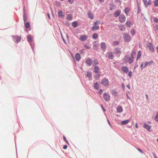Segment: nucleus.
Listing matches in <instances>:
<instances>
[{
	"instance_id": "nucleus-1",
	"label": "nucleus",
	"mask_w": 158,
	"mask_h": 158,
	"mask_svg": "<svg viewBox=\"0 0 158 158\" xmlns=\"http://www.w3.org/2000/svg\"><path fill=\"white\" fill-rule=\"evenodd\" d=\"M27 38L28 42L30 44L33 51H34V44L32 43V41L33 40L32 36L30 35H28L27 36Z\"/></svg>"
},
{
	"instance_id": "nucleus-2",
	"label": "nucleus",
	"mask_w": 158,
	"mask_h": 158,
	"mask_svg": "<svg viewBox=\"0 0 158 158\" xmlns=\"http://www.w3.org/2000/svg\"><path fill=\"white\" fill-rule=\"evenodd\" d=\"M12 38L13 41L15 43H18L20 42L21 40V37L19 36L16 35L12 36Z\"/></svg>"
},
{
	"instance_id": "nucleus-3",
	"label": "nucleus",
	"mask_w": 158,
	"mask_h": 158,
	"mask_svg": "<svg viewBox=\"0 0 158 158\" xmlns=\"http://www.w3.org/2000/svg\"><path fill=\"white\" fill-rule=\"evenodd\" d=\"M123 38L126 42H129L130 41L131 37L127 33L123 35Z\"/></svg>"
},
{
	"instance_id": "nucleus-4",
	"label": "nucleus",
	"mask_w": 158,
	"mask_h": 158,
	"mask_svg": "<svg viewBox=\"0 0 158 158\" xmlns=\"http://www.w3.org/2000/svg\"><path fill=\"white\" fill-rule=\"evenodd\" d=\"M126 19V17L124 14H121L120 15L119 17V20L121 23H123L125 22Z\"/></svg>"
},
{
	"instance_id": "nucleus-5",
	"label": "nucleus",
	"mask_w": 158,
	"mask_h": 158,
	"mask_svg": "<svg viewBox=\"0 0 158 158\" xmlns=\"http://www.w3.org/2000/svg\"><path fill=\"white\" fill-rule=\"evenodd\" d=\"M114 53L119 56L121 53V49L118 47L114 49Z\"/></svg>"
},
{
	"instance_id": "nucleus-6",
	"label": "nucleus",
	"mask_w": 158,
	"mask_h": 158,
	"mask_svg": "<svg viewBox=\"0 0 158 158\" xmlns=\"http://www.w3.org/2000/svg\"><path fill=\"white\" fill-rule=\"evenodd\" d=\"M101 83L103 85L105 86H106L108 85L109 84V81L107 79L105 78L102 79V81L101 82Z\"/></svg>"
},
{
	"instance_id": "nucleus-7",
	"label": "nucleus",
	"mask_w": 158,
	"mask_h": 158,
	"mask_svg": "<svg viewBox=\"0 0 158 158\" xmlns=\"http://www.w3.org/2000/svg\"><path fill=\"white\" fill-rule=\"evenodd\" d=\"M103 98L106 101L108 102L110 100V96L107 93H104L103 95Z\"/></svg>"
},
{
	"instance_id": "nucleus-8",
	"label": "nucleus",
	"mask_w": 158,
	"mask_h": 158,
	"mask_svg": "<svg viewBox=\"0 0 158 158\" xmlns=\"http://www.w3.org/2000/svg\"><path fill=\"white\" fill-rule=\"evenodd\" d=\"M101 47L103 51L105 52L107 48L106 43L104 42H102L101 43Z\"/></svg>"
},
{
	"instance_id": "nucleus-9",
	"label": "nucleus",
	"mask_w": 158,
	"mask_h": 158,
	"mask_svg": "<svg viewBox=\"0 0 158 158\" xmlns=\"http://www.w3.org/2000/svg\"><path fill=\"white\" fill-rule=\"evenodd\" d=\"M85 63L88 66H90L92 64V61L89 58H88L85 60Z\"/></svg>"
},
{
	"instance_id": "nucleus-10",
	"label": "nucleus",
	"mask_w": 158,
	"mask_h": 158,
	"mask_svg": "<svg viewBox=\"0 0 158 158\" xmlns=\"http://www.w3.org/2000/svg\"><path fill=\"white\" fill-rule=\"evenodd\" d=\"M108 57L109 59H113L114 58V56L113 54V53L111 52H110L107 53Z\"/></svg>"
},
{
	"instance_id": "nucleus-11",
	"label": "nucleus",
	"mask_w": 158,
	"mask_h": 158,
	"mask_svg": "<svg viewBox=\"0 0 158 158\" xmlns=\"http://www.w3.org/2000/svg\"><path fill=\"white\" fill-rule=\"evenodd\" d=\"M87 38V36L85 35H82L80 37V39L82 41L86 40Z\"/></svg>"
},
{
	"instance_id": "nucleus-12",
	"label": "nucleus",
	"mask_w": 158,
	"mask_h": 158,
	"mask_svg": "<svg viewBox=\"0 0 158 158\" xmlns=\"http://www.w3.org/2000/svg\"><path fill=\"white\" fill-rule=\"evenodd\" d=\"M121 69L125 73H127L129 71V70L127 67L126 66H123Z\"/></svg>"
},
{
	"instance_id": "nucleus-13",
	"label": "nucleus",
	"mask_w": 158,
	"mask_h": 158,
	"mask_svg": "<svg viewBox=\"0 0 158 158\" xmlns=\"http://www.w3.org/2000/svg\"><path fill=\"white\" fill-rule=\"evenodd\" d=\"M148 47L149 48L150 50L152 52H154L155 49L152 43H149L148 45Z\"/></svg>"
},
{
	"instance_id": "nucleus-14",
	"label": "nucleus",
	"mask_w": 158,
	"mask_h": 158,
	"mask_svg": "<svg viewBox=\"0 0 158 158\" xmlns=\"http://www.w3.org/2000/svg\"><path fill=\"white\" fill-rule=\"evenodd\" d=\"M143 127L146 129L147 131H150L151 127L149 125H148L146 123H144Z\"/></svg>"
},
{
	"instance_id": "nucleus-15",
	"label": "nucleus",
	"mask_w": 158,
	"mask_h": 158,
	"mask_svg": "<svg viewBox=\"0 0 158 158\" xmlns=\"http://www.w3.org/2000/svg\"><path fill=\"white\" fill-rule=\"evenodd\" d=\"M75 57L76 60L77 61H79L81 58V55L78 53H77L76 54Z\"/></svg>"
},
{
	"instance_id": "nucleus-16",
	"label": "nucleus",
	"mask_w": 158,
	"mask_h": 158,
	"mask_svg": "<svg viewBox=\"0 0 158 158\" xmlns=\"http://www.w3.org/2000/svg\"><path fill=\"white\" fill-rule=\"evenodd\" d=\"M153 62V60H151V61H150L146 62L144 63L143 67H146L148 65H151L152 64Z\"/></svg>"
},
{
	"instance_id": "nucleus-17",
	"label": "nucleus",
	"mask_w": 158,
	"mask_h": 158,
	"mask_svg": "<svg viewBox=\"0 0 158 158\" xmlns=\"http://www.w3.org/2000/svg\"><path fill=\"white\" fill-rule=\"evenodd\" d=\"M88 15L89 18L93 19L94 18V16L92 13L90 11H88Z\"/></svg>"
},
{
	"instance_id": "nucleus-18",
	"label": "nucleus",
	"mask_w": 158,
	"mask_h": 158,
	"mask_svg": "<svg viewBox=\"0 0 158 158\" xmlns=\"http://www.w3.org/2000/svg\"><path fill=\"white\" fill-rule=\"evenodd\" d=\"M121 13V11L120 10H117L116 11L114 14V15L115 17H117L120 15Z\"/></svg>"
},
{
	"instance_id": "nucleus-19",
	"label": "nucleus",
	"mask_w": 158,
	"mask_h": 158,
	"mask_svg": "<svg viewBox=\"0 0 158 158\" xmlns=\"http://www.w3.org/2000/svg\"><path fill=\"white\" fill-rule=\"evenodd\" d=\"M58 15L59 17H64V13L61 10H60L58 11Z\"/></svg>"
},
{
	"instance_id": "nucleus-20",
	"label": "nucleus",
	"mask_w": 158,
	"mask_h": 158,
	"mask_svg": "<svg viewBox=\"0 0 158 158\" xmlns=\"http://www.w3.org/2000/svg\"><path fill=\"white\" fill-rule=\"evenodd\" d=\"M23 19L24 22H25L27 19V15L25 13V9L24 8L23 10Z\"/></svg>"
},
{
	"instance_id": "nucleus-21",
	"label": "nucleus",
	"mask_w": 158,
	"mask_h": 158,
	"mask_svg": "<svg viewBox=\"0 0 158 158\" xmlns=\"http://www.w3.org/2000/svg\"><path fill=\"white\" fill-rule=\"evenodd\" d=\"M111 93L112 94V95L113 96H118V93L115 90H112L111 91Z\"/></svg>"
},
{
	"instance_id": "nucleus-22",
	"label": "nucleus",
	"mask_w": 158,
	"mask_h": 158,
	"mask_svg": "<svg viewBox=\"0 0 158 158\" xmlns=\"http://www.w3.org/2000/svg\"><path fill=\"white\" fill-rule=\"evenodd\" d=\"M117 111L118 112L121 113L123 111V109L121 106H118L117 108Z\"/></svg>"
},
{
	"instance_id": "nucleus-23",
	"label": "nucleus",
	"mask_w": 158,
	"mask_h": 158,
	"mask_svg": "<svg viewBox=\"0 0 158 158\" xmlns=\"http://www.w3.org/2000/svg\"><path fill=\"white\" fill-rule=\"evenodd\" d=\"M141 55V52L140 51H138L136 59V61H138Z\"/></svg>"
},
{
	"instance_id": "nucleus-24",
	"label": "nucleus",
	"mask_w": 158,
	"mask_h": 158,
	"mask_svg": "<svg viewBox=\"0 0 158 158\" xmlns=\"http://www.w3.org/2000/svg\"><path fill=\"white\" fill-rule=\"evenodd\" d=\"M72 26L74 28H76L78 26V23L76 21H75L72 23Z\"/></svg>"
},
{
	"instance_id": "nucleus-25",
	"label": "nucleus",
	"mask_w": 158,
	"mask_h": 158,
	"mask_svg": "<svg viewBox=\"0 0 158 158\" xmlns=\"http://www.w3.org/2000/svg\"><path fill=\"white\" fill-rule=\"evenodd\" d=\"M134 60V59L132 58L131 56L130 57H129L128 59L127 60V62H128L129 64H130L133 62Z\"/></svg>"
},
{
	"instance_id": "nucleus-26",
	"label": "nucleus",
	"mask_w": 158,
	"mask_h": 158,
	"mask_svg": "<svg viewBox=\"0 0 158 158\" xmlns=\"http://www.w3.org/2000/svg\"><path fill=\"white\" fill-rule=\"evenodd\" d=\"M129 56V55H128V54H126L125 56L124 57L123 59V60L124 62H125L126 63L127 62V60L128 59Z\"/></svg>"
},
{
	"instance_id": "nucleus-27",
	"label": "nucleus",
	"mask_w": 158,
	"mask_h": 158,
	"mask_svg": "<svg viewBox=\"0 0 158 158\" xmlns=\"http://www.w3.org/2000/svg\"><path fill=\"white\" fill-rule=\"evenodd\" d=\"M94 88L96 90H98L99 88V84L98 82L94 83Z\"/></svg>"
},
{
	"instance_id": "nucleus-28",
	"label": "nucleus",
	"mask_w": 158,
	"mask_h": 158,
	"mask_svg": "<svg viewBox=\"0 0 158 158\" xmlns=\"http://www.w3.org/2000/svg\"><path fill=\"white\" fill-rule=\"evenodd\" d=\"M99 69L98 66H96L94 68V71L96 73H98L99 72Z\"/></svg>"
},
{
	"instance_id": "nucleus-29",
	"label": "nucleus",
	"mask_w": 158,
	"mask_h": 158,
	"mask_svg": "<svg viewBox=\"0 0 158 158\" xmlns=\"http://www.w3.org/2000/svg\"><path fill=\"white\" fill-rule=\"evenodd\" d=\"M126 25L128 27H130L132 26L131 22L129 20L127 21L126 23Z\"/></svg>"
},
{
	"instance_id": "nucleus-30",
	"label": "nucleus",
	"mask_w": 158,
	"mask_h": 158,
	"mask_svg": "<svg viewBox=\"0 0 158 158\" xmlns=\"http://www.w3.org/2000/svg\"><path fill=\"white\" fill-rule=\"evenodd\" d=\"M136 55V52L135 51L134 49H133V50L132 51L131 55V56L132 57V58H133L134 59V56H135Z\"/></svg>"
},
{
	"instance_id": "nucleus-31",
	"label": "nucleus",
	"mask_w": 158,
	"mask_h": 158,
	"mask_svg": "<svg viewBox=\"0 0 158 158\" xmlns=\"http://www.w3.org/2000/svg\"><path fill=\"white\" fill-rule=\"evenodd\" d=\"M24 23L25 27L26 28H28L30 27V24L29 22H26V21L25 22H24Z\"/></svg>"
},
{
	"instance_id": "nucleus-32",
	"label": "nucleus",
	"mask_w": 158,
	"mask_h": 158,
	"mask_svg": "<svg viewBox=\"0 0 158 158\" xmlns=\"http://www.w3.org/2000/svg\"><path fill=\"white\" fill-rule=\"evenodd\" d=\"M99 27L98 26H93L92 27V29L93 31H95L96 30H98L99 29Z\"/></svg>"
},
{
	"instance_id": "nucleus-33",
	"label": "nucleus",
	"mask_w": 158,
	"mask_h": 158,
	"mask_svg": "<svg viewBox=\"0 0 158 158\" xmlns=\"http://www.w3.org/2000/svg\"><path fill=\"white\" fill-rule=\"evenodd\" d=\"M129 122V120H125L121 121V124L122 125H125L127 124Z\"/></svg>"
},
{
	"instance_id": "nucleus-34",
	"label": "nucleus",
	"mask_w": 158,
	"mask_h": 158,
	"mask_svg": "<svg viewBox=\"0 0 158 158\" xmlns=\"http://www.w3.org/2000/svg\"><path fill=\"white\" fill-rule=\"evenodd\" d=\"M131 34L132 36H134L135 34V29H131L130 31Z\"/></svg>"
},
{
	"instance_id": "nucleus-35",
	"label": "nucleus",
	"mask_w": 158,
	"mask_h": 158,
	"mask_svg": "<svg viewBox=\"0 0 158 158\" xmlns=\"http://www.w3.org/2000/svg\"><path fill=\"white\" fill-rule=\"evenodd\" d=\"M87 76L89 78H90L92 77V74L91 71H88L87 72Z\"/></svg>"
},
{
	"instance_id": "nucleus-36",
	"label": "nucleus",
	"mask_w": 158,
	"mask_h": 158,
	"mask_svg": "<svg viewBox=\"0 0 158 158\" xmlns=\"http://www.w3.org/2000/svg\"><path fill=\"white\" fill-rule=\"evenodd\" d=\"M119 44V41H114L113 43V45L114 46L118 45Z\"/></svg>"
},
{
	"instance_id": "nucleus-37",
	"label": "nucleus",
	"mask_w": 158,
	"mask_h": 158,
	"mask_svg": "<svg viewBox=\"0 0 158 158\" xmlns=\"http://www.w3.org/2000/svg\"><path fill=\"white\" fill-rule=\"evenodd\" d=\"M98 36V34L96 33H94L92 35V37L94 39H97Z\"/></svg>"
},
{
	"instance_id": "nucleus-38",
	"label": "nucleus",
	"mask_w": 158,
	"mask_h": 158,
	"mask_svg": "<svg viewBox=\"0 0 158 158\" xmlns=\"http://www.w3.org/2000/svg\"><path fill=\"white\" fill-rule=\"evenodd\" d=\"M124 12L126 14H127L129 12V10L127 7H126L124 9Z\"/></svg>"
},
{
	"instance_id": "nucleus-39",
	"label": "nucleus",
	"mask_w": 158,
	"mask_h": 158,
	"mask_svg": "<svg viewBox=\"0 0 158 158\" xmlns=\"http://www.w3.org/2000/svg\"><path fill=\"white\" fill-rule=\"evenodd\" d=\"M72 15L71 14H69L67 15V19L68 20H70L72 19Z\"/></svg>"
},
{
	"instance_id": "nucleus-40",
	"label": "nucleus",
	"mask_w": 158,
	"mask_h": 158,
	"mask_svg": "<svg viewBox=\"0 0 158 158\" xmlns=\"http://www.w3.org/2000/svg\"><path fill=\"white\" fill-rule=\"evenodd\" d=\"M119 29L122 31H123L125 29V28L124 27V25H122L121 26L119 27Z\"/></svg>"
},
{
	"instance_id": "nucleus-41",
	"label": "nucleus",
	"mask_w": 158,
	"mask_h": 158,
	"mask_svg": "<svg viewBox=\"0 0 158 158\" xmlns=\"http://www.w3.org/2000/svg\"><path fill=\"white\" fill-rule=\"evenodd\" d=\"M154 5L156 7L158 6V0H155L154 2Z\"/></svg>"
},
{
	"instance_id": "nucleus-42",
	"label": "nucleus",
	"mask_w": 158,
	"mask_h": 158,
	"mask_svg": "<svg viewBox=\"0 0 158 158\" xmlns=\"http://www.w3.org/2000/svg\"><path fill=\"white\" fill-rule=\"evenodd\" d=\"M143 3L144 4L145 6L146 7H147L148 6L147 4V2L146 0H143Z\"/></svg>"
},
{
	"instance_id": "nucleus-43",
	"label": "nucleus",
	"mask_w": 158,
	"mask_h": 158,
	"mask_svg": "<svg viewBox=\"0 0 158 158\" xmlns=\"http://www.w3.org/2000/svg\"><path fill=\"white\" fill-rule=\"evenodd\" d=\"M110 5L112 6V7H111L110 8V10H112L114 8H115V6L113 4V2H112L110 4Z\"/></svg>"
},
{
	"instance_id": "nucleus-44",
	"label": "nucleus",
	"mask_w": 158,
	"mask_h": 158,
	"mask_svg": "<svg viewBox=\"0 0 158 158\" xmlns=\"http://www.w3.org/2000/svg\"><path fill=\"white\" fill-rule=\"evenodd\" d=\"M100 76V75L99 74H98L96 75L95 76V79L96 80H98L99 77Z\"/></svg>"
},
{
	"instance_id": "nucleus-45",
	"label": "nucleus",
	"mask_w": 158,
	"mask_h": 158,
	"mask_svg": "<svg viewBox=\"0 0 158 158\" xmlns=\"http://www.w3.org/2000/svg\"><path fill=\"white\" fill-rule=\"evenodd\" d=\"M103 91V90L102 89H100L99 91L98 92L99 94L101 95L102 94Z\"/></svg>"
},
{
	"instance_id": "nucleus-46",
	"label": "nucleus",
	"mask_w": 158,
	"mask_h": 158,
	"mask_svg": "<svg viewBox=\"0 0 158 158\" xmlns=\"http://www.w3.org/2000/svg\"><path fill=\"white\" fill-rule=\"evenodd\" d=\"M99 22L98 21V20L96 21L94 23V26H97L98 25H97L99 23Z\"/></svg>"
},
{
	"instance_id": "nucleus-47",
	"label": "nucleus",
	"mask_w": 158,
	"mask_h": 158,
	"mask_svg": "<svg viewBox=\"0 0 158 158\" xmlns=\"http://www.w3.org/2000/svg\"><path fill=\"white\" fill-rule=\"evenodd\" d=\"M63 139H64V141L66 142V143L67 144H69V143L68 140L66 139V137L64 136H63Z\"/></svg>"
},
{
	"instance_id": "nucleus-48",
	"label": "nucleus",
	"mask_w": 158,
	"mask_h": 158,
	"mask_svg": "<svg viewBox=\"0 0 158 158\" xmlns=\"http://www.w3.org/2000/svg\"><path fill=\"white\" fill-rule=\"evenodd\" d=\"M154 22L156 23H158V19L157 18L155 17L153 19Z\"/></svg>"
},
{
	"instance_id": "nucleus-49",
	"label": "nucleus",
	"mask_w": 158,
	"mask_h": 158,
	"mask_svg": "<svg viewBox=\"0 0 158 158\" xmlns=\"http://www.w3.org/2000/svg\"><path fill=\"white\" fill-rule=\"evenodd\" d=\"M96 43V41H94V44L93 46L94 47L97 48L98 46V44H95V43Z\"/></svg>"
},
{
	"instance_id": "nucleus-50",
	"label": "nucleus",
	"mask_w": 158,
	"mask_h": 158,
	"mask_svg": "<svg viewBox=\"0 0 158 158\" xmlns=\"http://www.w3.org/2000/svg\"><path fill=\"white\" fill-rule=\"evenodd\" d=\"M154 119L156 121L158 122V114L155 116Z\"/></svg>"
},
{
	"instance_id": "nucleus-51",
	"label": "nucleus",
	"mask_w": 158,
	"mask_h": 158,
	"mask_svg": "<svg viewBox=\"0 0 158 158\" xmlns=\"http://www.w3.org/2000/svg\"><path fill=\"white\" fill-rule=\"evenodd\" d=\"M132 72L131 71L129 72L128 75L130 77H131L132 76Z\"/></svg>"
},
{
	"instance_id": "nucleus-52",
	"label": "nucleus",
	"mask_w": 158,
	"mask_h": 158,
	"mask_svg": "<svg viewBox=\"0 0 158 158\" xmlns=\"http://www.w3.org/2000/svg\"><path fill=\"white\" fill-rule=\"evenodd\" d=\"M94 63L96 64H99L98 61L97 60H94Z\"/></svg>"
},
{
	"instance_id": "nucleus-53",
	"label": "nucleus",
	"mask_w": 158,
	"mask_h": 158,
	"mask_svg": "<svg viewBox=\"0 0 158 158\" xmlns=\"http://www.w3.org/2000/svg\"><path fill=\"white\" fill-rule=\"evenodd\" d=\"M137 149L139 151V152H140L141 153H143V152L142 151L140 148H137Z\"/></svg>"
},
{
	"instance_id": "nucleus-54",
	"label": "nucleus",
	"mask_w": 158,
	"mask_h": 158,
	"mask_svg": "<svg viewBox=\"0 0 158 158\" xmlns=\"http://www.w3.org/2000/svg\"><path fill=\"white\" fill-rule=\"evenodd\" d=\"M101 107H102V110H103V111L104 112H105V111H106V110H105V109L103 107V105H102V104H101Z\"/></svg>"
},
{
	"instance_id": "nucleus-55",
	"label": "nucleus",
	"mask_w": 158,
	"mask_h": 158,
	"mask_svg": "<svg viewBox=\"0 0 158 158\" xmlns=\"http://www.w3.org/2000/svg\"><path fill=\"white\" fill-rule=\"evenodd\" d=\"M70 4H72L74 2V0H68Z\"/></svg>"
},
{
	"instance_id": "nucleus-56",
	"label": "nucleus",
	"mask_w": 158,
	"mask_h": 158,
	"mask_svg": "<svg viewBox=\"0 0 158 158\" xmlns=\"http://www.w3.org/2000/svg\"><path fill=\"white\" fill-rule=\"evenodd\" d=\"M121 87H122V88L123 89V90H124L125 86H124L123 83H122V84L121 85Z\"/></svg>"
},
{
	"instance_id": "nucleus-57",
	"label": "nucleus",
	"mask_w": 158,
	"mask_h": 158,
	"mask_svg": "<svg viewBox=\"0 0 158 158\" xmlns=\"http://www.w3.org/2000/svg\"><path fill=\"white\" fill-rule=\"evenodd\" d=\"M143 62H142L141 63V65H140V68H141V70H142L143 69V68H144L143 67Z\"/></svg>"
},
{
	"instance_id": "nucleus-58",
	"label": "nucleus",
	"mask_w": 158,
	"mask_h": 158,
	"mask_svg": "<svg viewBox=\"0 0 158 158\" xmlns=\"http://www.w3.org/2000/svg\"><path fill=\"white\" fill-rule=\"evenodd\" d=\"M138 66V64L137 63V61H136V62L135 63V67H134V69L137 67Z\"/></svg>"
},
{
	"instance_id": "nucleus-59",
	"label": "nucleus",
	"mask_w": 158,
	"mask_h": 158,
	"mask_svg": "<svg viewBox=\"0 0 158 158\" xmlns=\"http://www.w3.org/2000/svg\"><path fill=\"white\" fill-rule=\"evenodd\" d=\"M84 47L86 48L87 49H89L90 48V46H87V45L85 44L84 45Z\"/></svg>"
},
{
	"instance_id": "nucleus-60",
	"label": "nucleus",
	"mask_w": 158,
	"mask_h": 158,
	"mask_svg": "<svg viewBox=\"0 0 158 158\" xmlns=\"http://www.w3.org/2000/svg\"><path fill=\"white\" fill-rule=\"evenodd\" d=\"M65 24V25H66V26H69L70 25V23L69 22H68L67 23H66Z\"/></svg>"
},
{
	"instance_id": "nucleus-61",
	"label": "nucleus",
	"mask_w": 158,
	"mask_h": 158,
	"mask_svg": "<svg viewBox=\"0 0 158 158\" xmlns=\"http://www.w3.org/2000/svg\"><path fill=\"white\" fill-rule=\"evenodd\" d=\"M67 145H65L63 146V148L64 149H66L67 148Z\"/></svg>"
},
{
	"instance_id": "nucleus-62",
	"label": "nucleus",
	"mask_w": 158,
	"mask_h": 158,
	"mask_svg": "<svg viewBox=\"0 0 158 158\" xmlns=\"http://www.w3.org/2000/svg\"><path fill=\"white\" fill-rule=\"evenodd\" d=\"M153 157H154V158H157V157L155 153H153Z\"/></svg>"
},
{
	"instance_id": "nucleus-63",
	"label": "nucleus",
	"mask_w": 158,
	"mask_h": 158,
	"mask_svg": "<svg viewBox=\"0 0 158 158\" xmlns=\"http://www.w3.org/2000/svg\"><path fill=\"white\" fill-rule=\"evenodd\" d=\"M155 29L158 31V24H156L155 26Z\"/></svg>"
},
{
	"instance_id": "nucleus-64",
	"label": "nucleus",
	"mask_w": 158,
	"mask_h": 158,
	"mask_svg": "<svg viewBox=\"0 0 158 158\" xmlns=\"http://www.w3.org/2000/svg\"><path fill=\"white\" fill-rule=\"evenodd\" d=\"M151 4V1H150V0H149L148 1V2L147 3V4H148V5H150Z\"/></svg>"
}]
</instances>
